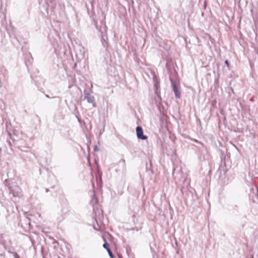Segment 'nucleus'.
Listing matches in <instances>:
<instances>
[{
	"instance_id": "f03ea898",
	"label": "nucleus",
	"mask_w": 258,
	"mask_h": 258,
	"mask_svg": "<svg viewBox=\"0 0 258 258\" xmlns=\"http://www.w3.org/2000/svg\"><path fill=\"white\" fill-rule=\"evenodd\" d=\"M85 98L87 99L88 103H92L93 107L96 106V104L95 102V98L93 96L91 95L89 93L85 94Z\"/></svg>"
},
{
	"instance_id": "7ed1b4c3",
	"label": "nucleus",
	"mask_w": 258,
	"mask_h": 258,
	"mask_svg": "<svg viewBox=\"0 0 258 258\" xmlns=\"http://www.w3.org/2000/svg\"><path fill=\"white\" fill-rule=\"evenodd\" d=\"M171 83L172 86L173 91L175 94V95L176 98H179L180 97V93L177 87L176 86L175 84L174 83L172 79H170Z\"/></svg>"
},
{
	"instance_id": "39448f33",
	"label": "nucleus",
	"mask_w": 258,
	"mask_h": 258,
	"mask_svg": "<svg viewBox=\"0 0 258 258\" xmlns=\"http://www.w3.org/2000/svg\"><path fill=\"white\" fill-rule=\"evenodd\" d=\"M103 247H104V248H105L107 250L108 249H109V246H108V244L107 243V242H105L103 244Z\"/></svg>"
},
{
	"instance_id": "0eeeda50",
	"label": "nucleus",
	"mask_w": 258,
	"mask_h": 258,
	"mask_svg": "<svg viewBox=\"0 0 258 258\" xmlns=\"http://www.w3.org/2000/svg\"><path fill=\"white\" fill-rule=\"evenodd\" d=\"M154 86L157 89L159 86V83L158 82H155Z\"/></svg>"
},
{
	"instance_id": "20e7f679",
	"label": "nucleus",
	"mask_w": 258,
	"mask_h": 258,
	"mask_svg": "<svg viewBox=\"0 0 258 258\" xmlns=\"http://www.w3.org/2000/svg\"><path fill=\"white\" fill-rule=\"evenodd\" d=\"M76 57L79 59L81 60L82 58H84V51H83V54L79 56V54L78 53L76 54Z\"/></svg>"
},
{
	"instance_id": "6e6552de",
	"label": "nucleus",
	"mask_w": 258,
	"mask_h": 258,
	"mask_svg": "<svg viewBox=\"0 0 258 258\" xmlns=\"http://www.w3.org/2000/svg\"><path fill=\"white\" fill-rule=\"evenodd\" d=\"M10 192H11V194H13V196H14V197H16V196H17V195H15V194H14V192H13V190H12V189H11V190H10Z\"/></svg>"
},
{
	"instance_id": "1a4fd4ad",
	"label": "nucleus",
	"mask_w": 258,
	"mask_h": 258,
	"mask_svg": "<svg viewBox=\"0 0 258 258\" xmlns=\"http://www.w3.org/2000/svg\"><path fill=\"white\" fill-rule=\"evenodd\" d=\"M225 64H228V60H225Z\"/></svg>"
},
{
	"instance_id": "423d86ee",
	"label": "nucleus",
	"mask_w": 258,
	"mask_h": 258,
	"mask_svg": "<svg viewBox=\"0 0 258 258\" xmlns=\"http://www.w3.org/2000/svg\"><path fill=\"white\" fill-rule=\"evenodd\" d=\"M107 251L110 257H111V258H113V255L111 250L110 249V248L109 249H108Z\"/></svg>"
},
{
	"instance_id": "9b49d317",
	"label": "nucleus",
	"mask_w": 258,
	"mask_h": 258,
	"mask_svg": "<svg viewBox=\"0 0 258 258\" xmlns=\"http://www.w3.org/2000/svg\"><path fill=\"white\" fill-rule=\"evenodd\" d=\"M97 150V147L95 148V150Z\"/></svg>"
},
{
	"instance_id": "f257e3e1",
	"label": "nucleus",
	"mask_w": 258,
	"mask_h": 258,
	"mask_svg": "<svg viewBox=\"0 0 258 258\" xmlns=\"http://www.w3.org/2000/svg\"><path fill=\"white\" fill-rule=\"evenodd\" d=\"M136 133L137 137L142 140H146L147 139V137L143 135V131L142 128L138 126L136 128Z\"/></svg>"
},
{
	"instance_id": "9d476101",
	"label": "nucleus",
	"mask_w": 258,
	"mask_h": 258,
	"mask_svg": "<svg viewBox=\"0 0 258 258\" xmlns=\"http://www.w3.org/2000/svg\"><path fill=\"white\" fill-rule=\"evenodd\" d=\"M15 257H16V258H19V256H18L17 254H16V255H15Z\"/></svg>"
}]
</instances>
